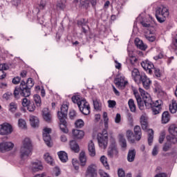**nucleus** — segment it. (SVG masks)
<instances>
[{"label": "nucleus", "mask_w": 177, "mask_h": 177, "mask_svg": "<svg viewBox=\"0 0 177 177\" xmlns=\"http://www.w3.org/2000/svg\"><path fill=\"white\" fill-rule=\"evenodd\" d=\"M34 86V82L32 78H28L27 82L21 81L19 87H16L14 91L15 97H19V95L24 97H28L31 95V88Z\"/></svg>", "instance_id": "obj_1"}, {"label": "nucleus", "mask_w": 177, "mask_h": 177, "mask_svg": "<svg viewBox=\"0 0 177 177\" xmlns=\"http://www.w3.org/2000/svg\"><path fill=\"white\" fill-rule=\"evenodd\" d=\"M29 104L30 101L28 100V99L26 98V97L22 99V106L24 107H27V106H28Z\"/></svg>", "instance_id": "obj_58"}, {"label": "nucleus", "mask_w": 177, "mask_h": 177, "mask_svg": "<svg viewBox=\"0 0 177 177\" xmlns=\"http://www.w3.org/2000/svg\"><path fill=\"white\" fill-rule=\"evenodd\" d=\"M140 124L143 131H149V129H147L149 127V122L146 114H144L140 117Z\"/></svg>", "instance_id": "obj_18"}, {"label": "nucleus", "mask_w": 177, "mask_h": 177, "mask_svg": "<svg viewBox=\"0 0 177 177\" xmlns=\"http://www.w3.org/2000/svg\"><path fill=\"white\" fill-rule=\"evenodd\" d=\"M140 82H142L145 89H150V85H151V80H150V79L147 77L145 73H141L140 84Z\"/></svg>", "instance_id": "obj_14"}, {"label": "nucleus", "mask_w": 177, "mask_h": 177, "mask_svg": "<svg viewBox=\"0 0 177 177\" xmlns=\"http://www.w3.org/2000/svg\"><path fill=\"white\" fill-rule=\"evenodd\" d=\"M72 164L75 171H78V169H80V163H78V160H73Z\"/></svg>", "instance_id": "obj_54"}, {"label": "nucleus", "mask_w": 177, "mask_h": 177, "mask_svg": "<svg viewBox=\"0 0 177 177\" xmlns=\"http://www.w3.org/2000/svg\"><path fill=\"white\" fill-rule=\"evenodd\" d=\"M44 160L48 164H50V165H54L53 158H52V156H50V154H49V153H46L44 154Z\"/></svg>", "instance_id": "obj_41"}, {"label": "nucleus", "mask_w": 177, "mask_h": 177, "mask_svg": "<svg viewBox=\"0 0 177 177\" xmlns=\"http://www.w3.org/2000/svg\"><path fill=\"white\" fill-rule=\"evenodd\" d=\"M164 139H165V131H162L159 137V143H162Z\"/></svg>", "instance_id": "obj_59"}, {"label": "nucleus", "mask_w": 177, "mask_h": 177, "mask_svg": "<svg viewBox=\"0 0 177 177\" xmlns=\"http://www.w3.org/2000/svg\"><path fill=\"white\" fill-rule=\"evenodd\" d=\"M129 56L130 57L131 64H132V66H135V64L136 63V62H138V58H136V57H135L131 54H129Z\"/></svg>", "instance_id": "obj_53"}, {"label": "nucleus", "mask_w": 177, "mask_h": 177, "mask_svg": "<svg viewBox=\"0 0 177 177\" xmlns=\"http://www.w3.org/2000/svg\"><path fill=\"white\" fill-rule=\"evenodd\" d=\"M30 168L32 172H38V171H42L44 169V166L39 160L32 162Z\"/></svg>", "instance_id": "obj_17"}, {"label": "nucleus", "mask_w": 177, "mask_h": 177, "mask_svg": "<svg viewBox=\"0 0 177 177\" xmlns=\"http://www.w3.org/2000/svg\"><path fill=\"white\" fill-rule=\"evenodd\" d=\"M66 3H67V0H59L57 2V8L61 10H64L66 8Z\"/></svg>", "instance_id": "obj_36"}, {"label": "nucleus", "mask_w": 177, "mask_h": 177, "mask_svg": "<svg viewBox=\"0 0 177 177\" xmlns=\"http://www.w3.org/2000/svg\"><path fill=\"white\" fill-rule=\"evenodd\" d=\"M169 132L171 136H177V127L175 124H171L169 127Z\"/></svg>", "instance_id": "obj_34"}, {"label": "nucleus", "mask_w": 177, "mask_h": 177, "mask_svg": "<svg viewBox=\"0 0 177 177\" xmlns=\"http://www.w3.org/2000/svg\"><path fill=\"white\" fill-rule=\"evenodd\" d=\"M128 105L130 109V111L132 113H136V105L135 104V101L133 99H129L128 101Z\"/></svg>", "instance_id": "obj_33"}, {"label": "nucleus", "mask_w": 177, "mask_h": 177, "mask_svg": "<svg viewBox=\"0 0 177 177\" xmlns=\"http://www.w3.org/2000/svg\"><path fill=\"white\" fill-rule=\"evenodd\" d=\"M140 92L147 109H151V107L161 108V105L162 104V101L161 100H158L155 102H153L150 94L147 93L142 88H140Z\"/></svg>", "instance_id": "obj_3"}, {"label": "nucleus", "mask_w": 177, "mask_h": 177, "mask_svg": "<svg viewBox=\"0 0 177 177\" xmlns=\"http://www.w3.org/2000/svg\"><path fill=\"white\" fill-rule=\"evenodd\" d=\"M32 151V145L31 144V140L26 138L22 142V146L20 149V157L21 160H26L28 158V156L31 154Z\"/></svg>", "instance_id": "obj_4"}, {"label": "nucleus", "mask_w": 177, "mask_h": 177, "mask_svg": "<svg viewBox=\"0 0 177 177\" xmlns=\"http://www.w3.org/2000/svg\"><path fill=\"white\" fill-rule=\"evenodd\" d=\"M135 45L141 50H146V49H147V46L139 38L135 39Z\"/></svg>", "instance_id": "obj_19"}, {"label": "nucleus", "mask_w": 177, "mask_h": 177, "mask_svg": "<svg viewBox=\"0 0 177 177\" xmlns=\"http://www.w3.org/2000/svg\"><path fill=\"white\" fill-rule=\"evenodd\" d=\"M17 110V104L15 102H11L9 105V111L11 113H15Z\"/></svg>", "instance_id": "obj_47"}, {"label": "nucleus", "mask_w": 177, "mask_h": 177, "mask_svg": "<svg viewBox=\"0 0 177 177\" xmlns=\"http://www.w3.org/2000/svg\"><path fill=\"white\" fill-rule=\"evenodd\" d=\"M151 109L152 110V113L154 115L157 114H160V111H161V108H158V106H151Z\"/></svg>", "instance_id": "obj_50"}, {"label": "nucleus", "mask_w": 177, "mask_h": 177, "mask_svg": "<svg viewBox=\"0 0 177 177\" xmlns=\"http://www.w3.org/2000/svg\"><path fill=\"white\" fill-rule=\"evenodd\" d=\"M135 96L140 110H145V100H142V97L138 93H135Z\"/></svg>", "instance_id": "obj_22"}, {"label": "nucleus", "mask_w": 177, "mask_h": 177, "mask_svg": "<svg viewBox=\"0 0 177 177\" xmlns=\"http://www.w3.org/2000/svg\"><path fill=\"white\" fill-rule=\"evenodd\" d=\"M142 68L148 73V74H153V70H154V64L153 62L148 59H145L140 63Z\"/></svg>", "instance_id": "obj_9"}, {"label": "nucleus", "mask_w": 177, "mask_h": 177, "mask_svg": "<svg viewBox=\"0 0 177 177\" xmlns=\"http://www.w3.org/2000/svg\"><path fill=\"white\" fill-rule=\"evenodd\" d=\"M93 106H94V109L95 110H100V102L99 101V100L97 99H95L93 100Z\"/></svg>", "instance_id": "obj_49"}, {"label": "nucleus", "mask_w": 177, "mask_h": 177, "mask_svg": "<svg viewBox=\"0 0 177 177\" xmlns=\"http://www.w3.org/2000/svg\"><path fill=\"white\" fill-rule=\"evenodd\" d=\"M119 140L120 142L122 149H127V140H125L124 134H119Z\"/></svg>", "instance_id": "obj_38"}, {"label": "nucleus", "mask_w": 177, "mask_h": 177, "mask_svg": "<svg viewBox=\"0 0 177 177\" xmlns=\"http://www.w3.org/2000/svg\"><path fill=\"white\" fill-rule=\"evenodd\" d=\"M15 147V144L12 142H5L3 141L0 142V153H8V151H11Z\"/></svg>", "instance_id": "obj_8"}, {"label": "nucleus", "mask_w": 177, "mask_h": 177, "mask_svg": "<svg viewBox=\"0 0 177 177\" xmlns=\"http://www.w3.org/2000/svg\"><path fill=\"white\" fill-rule=\"evenodd\" d=\"M8 66L5 64H0V80H3V78L6 77V74L3 71V70H7Z\"/></svg>", "instance_id": "obj_30"}, {"label": "nucleus", "mask_w": 177, "mask_h": 177, "mask_svg": "<svg viewBox=\"0 0 177 177\" xmlns=\"http://www.w3.org/2000/svg\"><path fill=\"white\" fill-rule=\"evenodd\" d=\"M118 177H125V171L122 169H119L118 171Z\"/></svg>", "instance_id": "obj_62"}, {"label": "nucleus", "mask_w": 177, "mask_h": 177, "mask_svg": "<svg viewBox=\"0 0 177 177\" xmlns=\"http://www.w3.org/2000/svg\"><path fill=\"white\" fill-rule=\"evenodd\" d=\"M13 132L12 126L8 123H3L0 125V135H10Z\"/></svg>", "instance_id": "obj_11"}, {"label": "nucleus", "mask_w": 177, "mask_h": 177, "mask_svg": "<svg viewBox=\"0 0 177 177\" xmlns=\"http://www.w3.org/2000/svg\"><path fill=\"white\" fill-rule=\"evenodd\" d=\"M81 106H79L80 111L84 115H88L91 113V106L86 101H82Z\"/></svg>", "instance_id": "obj_15"}, {"label": "nucleus", "mask_w": 177, "mask_h": 177, "mask_svg": "<svg viewBox=\"0 0 177 177\" xmlns=\"http://www.w3.org/2000/svg\"><path fill=\"white\" fill-rule=\"evenodd\" d=\"M99 174L101 177H110V175L104 172L103 170L100 171Z\"/></svg>", "instance_id": "obj_63"}, {"label": "nucleus", "mask_w": 177, "mask_h": 177, "mask_svg": "<svg viewBox=\"0 0 177 177\" xmlns=\"http://www.w3.org/2000/svg\"><path fill=\"white\" fill-rule=\"evenodd\" d=\"M103 118H104V126L105 127H107L109 125V117L107 116L106 112L103 113Z\"/></svg>", "instance_id": "obj_52"}, {"label": "nucleus", "mask_w": 177, "mask_h": 177, "mask_svg": "<svg viewBox=\"0 0 177 177\" xmlns=\"http://www.w3.org/2000/svg\"><path fill=\"white\" fill-rule=\"evenodd\" d=\"M77 117V113L75 111H71L69 113V118L71 120H74Z\"/></svg>", "instance_id": "obj_60"}, {"label": "nucleus", "mask_w": 177, "mask_h": 177, "mask_svg": "<svg viewBox=\"0 0 177 177\" xmlns=\"http://www.w3.org/2000/svg\"><path fill=\"white\" fill-rule=\"evenodd\" d=\"M75 125L76 128H82V127L85 125V122H84V120H82V119H79L76 120V122H75Z\"/></svg>", "instance_id": "obj_48"}, {"label": "nucleus", "mask_w": 177, "mask_h": 177, "mask_svg": "<svg viewBox=\"0 0 177 177\" xmlns=\"http://www.w3.org/2000/svg\"><path fill=\"white\" fill-rule=\"evenodd\" d=\"M166 139L168 143H171V145H176L177 143V138L174 136H167Z\"/></svg>", "instance_id": "obj_42"}, {"label": "nucleus", "mask_w": 177, "mask_h": 177, "mask_svg": "<svg viewBox=\"0 0 177 177\" xmlns=\"http://www.w3.org/2000/svg\"><path fill=\"white\" fill-rule=\"evenodd\" d=\"M153 71L156 77H157L158 78H160V77H161V73H160V69L156 68L155 67H153V69H152V72Z\"/></svg>", "instance_id": "obj_55"}, {"label": "nucleus", "mask_w": 177, "mask_h": 177, "mask_svg": "<svg viewBox=\"0 0 177 177\" xmlns=\"http://www.w3.org/2000/svg\"><path fill=\"white\" fill-rule=\"evenodd\" d=\"M107 102L109 109H114L115 106H117V102L115 100H109Z\"/></svg>", "instance_id": "obj_51"}, {"label": "nucleus", "mask_w": 177, "mask_h": 177, "mask_svg": "<svg viewBox=\"0 0 177 177\" xmlns=\"http://www.w3.org/2000/svg\"><path fill=\"white\" fill-rule=\"evenodd\" d=\"M157 51L159 54L155 57H153L154 60H158V59H162L164 57V52L160 48H158Z\"/></svg>", "instance_id": "obj_46"}, {"label": "nucleus", "mask_w": 177, "mask_h": 177, "mask_svg": "<svg viewBox=\"0 0 177 177\" xmlns=\"http://www.w3.org/2000/svg\"><path fill=\"white\" fill-rule=\"evenodd\" d=\"M18 125L19 128L21 129H27V123L26 122V120L23 119H19L18 121Z\"/></svg>", "instance_id": "obj_45"}, {"label": "nucleus", "mask_w": 177, "mask_h": 177, "mask_svg": "<svg viewBox=\"0 0 177 177\" xmlns=\"http://www.w3.org/2000/svg\"><path fill=\"white\" fill-rule=\"evenodd\" d=\"M72 133L75 139H82L85 136V133L82 130L74 129Z\"/></svg>", "instance_id": "obj_20"}, {"label": "nucleus", "mask_w": 177, "mask_h": 177, "mask_svg": "<svg viewBox=\"0 0 177 177\" xmlns=\"http://www.w3.org/2000/svg\"><path fill=\"white\" fill-rule=\"evenodd\" d=\"M86 177H97V169L96 165H91L86 171Z\"/></svg>", "instance_id": "obj_12"}, {"label": "nucleus", "mask_w": 177, "mask_h": 177, "mask_svg": "<svg viewBox=\"0 0 177 177\" xmlns=\"http://www.w3.org/2000/svg\"><path fill=\"white\" fill-rule=\"evenodd\" d=\"M141 24L142 27L149 30V33H146L145 35V38H147L149 42H154V41H156V35H154V33L151 32V29L153 28L151 22L147 21H142Z\"/></svg>", "instance_id": "obj_7"}, {"label": "nucleus", "mask_w": 177, "mask_h": 177, "mask_svg": "<svg viewBox=\"0 0 177 177\" xmlns=\"http://www.w3.org/2000/svg\"><path fill=\"white\" fill-rule=\"evenodd\" d=\"M30 125L31 127H32V128H37V127H39V119H38L37 117L34 115H30Z\"/></svg>", "instance_id": "obj_23"}, {"label": "nucleus", "mask_w": 177, "mask_h": 177, "mask_svg": "<svg viewBox=\"0 0 177 177\" xmlns=\"http://www.w3.org/2000/svg\"><path fill=\"white\" fill-rule=\"evenodd\" d=\"M83 101H85V100H81L80 95H74L72 97V102H73L74 103H76L77 104L78 107H80L82 105L81 103Z\"/></svg>", "instance_id": "obj_39"}, {"label": "nucleus", "mask_w": 177, "mask_h": 177, "mask_svg": "<svg viewBox=\"0 0 177 177\" xmlns=\"http://www.w3.org/2000/svg\"><path fill=\"white\" fill-rule=\"evenodd\" d=\"M80 161L82 167H85V165H86V156L85 155V152L82 151L80 153Z\"/></svg>", "instance_id": "obj_32"}, {"label": "nucleus", "mask_w": 177, "mask_h": 177, "mask_svg": "<svg viewBox=\"0 0 177 177\" xmlns=\"http://www.w3.org/2000/svg\"><path fill=\"white\" fill-rule=\"evenodd\" d=\"M171 120V116L169 115V112L165 111L162 114V124H168Z\"/></svg>", "instance_id": "obj_27"}, {"label": "nucleus", "mask_w": 177, "mask_h": 177, "mask_svg": "<svg viewBox=\"0 0 177 177\" xmlns=\"http://www.w3.org/2000/svg\"><path fill=\"white\" fill-rule=\"evenodd\" d=\"M88 149L91 157H95V156H96V149H95V144L93 143V141L91 140L88 142Z\"/></svg>", "instance_id": "obj_21"}, {"label": "nucleus", "mask_w": 177, "mask_h": 177, "mask_svg": "<svg viewBox=\"0 0 177 177\" xmlns=\"http://www.w3.org/2000/svg\"><path fill=\"white\" fill-rule=\"evenodd\" d=\"M97 142L101 149H106L109 143V135L107 134V130L104 129L102 133L97 134Z\"/></svg>", "instance_id": "obj_6"}, {"label": "nucleus", "mask_w": 177, "mask_h": 177, "mask_svg": "<svg viewBox=\"0 0 177 177\" xmlns=\"http://www.w3.org/2000/svg\"><path fill=\"white\" fill-rule=\"evenodd\" d=\"M26 107H28V111L32 112L35 110V104L34 103H30Z\"/></svg>", "instance_id": "obj_56"}, {"label": "nucleus", "mask_w": 177, "mask_h": 177, "mask_svg": "<svg viewBox=\"0 0 177 177\" xmlns=\"http://www.w3.org/2000/svg\"><path fill=\"white\" fill-rule=\"evenodd\" d=\"M148 143L149 146H151L153 143V139L154 138V131L153 129H148Z\"/></svg>", "instance_id": "obj_37"}, {"label": "nucleus", "mask_w": 177, "mask_h": 177, "mask_svg": "<svg viewBox=\"0 0 177 177\" xmlns=\"http://www.w3.org/2000/svg\"><path fill=\"white\" fill-rule=\"evenodd\" d=\"M70 147L71 150L75 153H78L80 151V146L77 144L75 140H71L70 142Z\"/></svg>", "instance_id": "obj_29"}, {"label": "nucleus", "mask_w": 177, "mask_h": 177, "mask_svg": "<svg viewBox=\"0 0 177 177\" xmlns=\"http://www.w3.org/2000/svg\"><path fill=\"white\" fill-rule=\"evenodd\" d=\"M135 157H136V151L135 149H130L127 154V161L129 162H133Z\"/></svg>", "instance_id": "obj_24"}, {"label": "nucleus", "mask_w": 177, "mask_h": 177, "mask_svg": "<svg viewBox=\"0 0 177 177\" xmlns=\"http://www.w3.org/2000/svg\"><path fill=\"white\" fill-rule=\"evenodd\" d=\"M134 133L136 140H140L142 139V129H140V127L136 126L134 127Z\"/></svg>", "instance_id": "obj_26"}, {"label": "nucleus", "mask_w": 177, "mask_h": 177, "mask_svg": "<svg viewBox=\"0 0 177 177\" xmlns=\"http://www.w3.org/2000/svg\"><path fill=\"white\" fill-rule=\"evenodd\" d=\"M43 118L46 122H50L52 121V114H50V112L46 108L43 110Z\"/></svg>", "instance_id": "obj_25"}, {"label": "nucleus", "mask_w": 177, "mask_h": 177, "mask_svg": "<svg viewBox=\"0 0 177 177\" xmlns=\"http://www.w3.org/2000/svg\"><path fill=\"white\" fill-rule=\"evenodd\" d=\"M177 111V103L176 100H172L171 103L169 104V111L171 114H175Z\"/></svg>", "instance_id": "obj_31"}, {"label": "nucleus", "mask_w": 177, "mask_h": 177, "mask_svg": "<svg viewBox=\"0 0 177 177\" xmlns=\"http://www.w3.org/2000/svg\"><path fill=\"white\" fill-rule=\"evenodd\" d=\"M45 6H46V1H44L42 0L39 4V10H44V9H45Z\"/></svg>", "instance_id": "obj_57"}, {"label": "nucleus", "mask_w": 177, "mask_h": 177, "mask_svg": "<svg viewBox=\"0 0 177 177\" xmlns=\"http://www.w3.org/2000/svg\"><path fill=\"white\" fill-rule=\"evenodd\" d=\"M58 157L60 161H62V162H67L68 160V156H67V153L63 151L58 152Z\"/></svg>", "instance_id": "obj_28"}, {"label": "nucleus", "mask_w": 177, "mask_h": 177, "mask_svg": "<svg viewBox=\"0 0 177 177\" xmlns=\"http://www.w3.org/2000/svg\"><path fill=\"white\" fill-rule=\"evenodd\" d=\"M115 124H120L121 122V114L117 113L115 118Z\"/></svg>", "instance_id": "obj_61"}, {"label": "nucleus", "mask_w": 177, "mask_h": 177, "mask_svg": "<svg viewBox=\"0 0 177 177\" xmlns=\"http://www.w3.org/2000/svg\"><path fill=\"white\" fill-rule=\"evenodd\" d=\"M131 77L133 80L137 84H140V78H142V74L139 72L138 68H133L131 71Z\"/></svg>", "instance_id": "obj_16"}, {"label": "nucleus", "mask_w": 177, "mask_h": 177, "mask_svg": "<svg viewBox=\"0 0 177 177\" xmlns=\"http://www.w3.org/2000/svg\"><path fill=\"white\" fill-rule=\"evenodd\" d=\"M117 154H118V150H117V148L115 147H110L108 150V156H109V157L117 156Z\"/></svg>", "instance_id": "obj_35"}, {"label": "nucleus", "mask_w": 177, "mask_h": 177, "mask_svg": "<svg viewBox=\"0 0 177 177\" xmlns=\"http://www.w3.org/2000/svg\"><path fill=\"white\" fill-rule=\"evenodd\" d=\"M169 17V9L164 6L158 7L156 10V17L159 23H164Z\"/></svg>", "instance_id": "obj_5"}, {"label": "nucleus", "mask_w": 177, "mask_h": 177, "mask_svg": "<svg viewBox=\"0 0 177 177\" xmlns=\"http://www.w3.org/2000/svg\"><path fill=\"white\" fill-rule=\"evenodd\" d=\"M34 101L37 107H41L42 102L41 101V96H39V95L36 94L34 95Z\"/></svg>", "instance_id": "obj_44"}, {"label": "nucleus", "mask_w": 177, "mask_h": 177, "mask_svg": "<svg viewBox=\"0 0 177 177\" xmlns=\"http://www.w3.org/2000/svg\"><path fill=\"white\" fill-rule=\"evenodd\" d=\"M114 82L116 86L120 89H124L128 84V82L125 80V77L124 76H120L115 78Z\"/></svg>", "instance_id": "obj_13"}, {"label": "nucleus", "mask_w": 177, "mask_h": 177, "mask_svg": "<svg viewBox=\"0 0 177 177\" xmlns=\"http://www.w3.org/2000/svg\"><path fill=\"white\" fill-rule=\"evenodd\" d=\"M126 136L129 142L131 143L135 142V139L133 138V132L131 130H127L126 133Z\"/></svg>", "instance_id": "obj_40"}, {"label": "nucleus", "mask_w": 177, "mask_h": 177, "mask_svg": "<svg viewBox=\"0 0 177 177\" xmlns=\"http://www.w3.org/2000/svg\"><path fill=\"white\" fill-rule=\"evenodd\" d=\"M50 132H52V129L49 128H44L43 132V139L46 143V145L48 147H52V143H50Z\"/></svg>", "instance_id": "obj_10"}, {"label": "nucleus", "mask_w": 177, "mask_h": 177, "mask_svg": "<svg viewBox=\"0 0 177 177\" xmlns=\"http://www.w3.org/2000/svg\"><path fill=\"white\" fill-rule=\"evenodd\" d=\"M100 162L106 168V169H110V166L109 165V162H107V158L104 156H101Z\"/></svg>", "instance_id": "obj_43"}, {"label": "nucleus", "mask_w": 177, "mask_h": 177, "mask_svg": "<svg viewBox=\"0 0 177 177\" xmlns=\"http://www.w3.org/2000/svg\"><path fill=\"white\" fill-rule=\"evenodd\" d=\"M173 45L175 48V49L177 50V34L176 37H174V39L173 40Z\"/></svg>", "instance_id": "obj_64"}, {"label": "nucleus", "mask_w": 177, "mask_h": 177, "mask_svg": "<svg viewBox=\"0 0 177 177\" xmlns=\"http://www.w3.org/2000/svg\"><path fill=\"white\" fill-rule=\"evenodd\" d=\"M68 113V105L64 104L62 105L60 111L57 112V117L59 120V129L64 133H68V129H67V113Z\"/></svg>", "instance_id": "obj_2"}]
</instances>
